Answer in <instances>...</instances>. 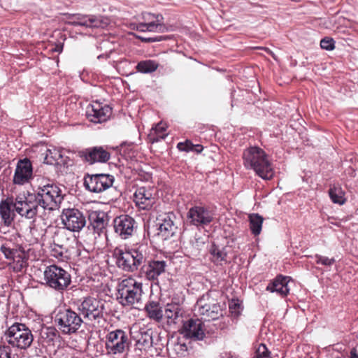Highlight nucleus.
<instances>
[{
	"mask_svg": "<svg viewBox=\"0 0 358 358\" xmlns=\"http://www.w3.org/2000/svg\"><path fill=\"white\" fill-rule=\"evenodd\" d=\"M26 197V203L29 214L36 220V216L41 210H53L57 208L63 201L61 189L55 184H47L37 189H33L31 192H23Z\"/></svg>",
	"mask_w": 358,
	"mask_h": 358,
	"instance_id": "f257e3e1",
	"label": "nucleus"
},
{
	"mask_svg": "<svg viewBox=\"0 0 358 358\" xmlns=\"http://www.w3.org/2000/svg\"><path fill=\"white\" fill-rule=\"evenodd\" d=\"M115 264L120 270L127 273H134L141 269L146 262L147 246L136 244L131 247H116L113 251Z\"/></svg>",
	"mask_w": 358,
	"mask_h": 358,
	"instance_id": "f03ea898",
	"label": "nucleus"
},
{
	"mask_svg": "<svg viewBox=\"0 0 358 358\" xmlns=\"http://www.w3.org/2000/svg\"><path fill=\"white\" fill-rule=\"evenodd\" d=\"M242 158L247 169H252L264 180H271L273 176L271 164L265 151L258 146H250L243 150Z\"/></svg>",
	"mask_w": 358,
	"mask_h": 358,
	"instance_id": "7ed1b4c3",
	"label": "nucleus"
},
{
	"mask_svg": "<svg viewBox=\"0 0 358 358\" xmlns=\"http://www.w3.org/2000/svg\"><path fill=\"white\" fill-rule=\"evenodd\" d=\"M26 197L23 192L18 194L14 198H7L0 203V216L3 224L10 227L13 222L15 213L26 220H30L34 222L33 217L29 214L30 210H27Z\"/></svg>",
	"mask_w": 358,
	"mask_h": 358,
	"instance_id": "20e7f679",
	"label": "nucleus"
},
{
	"mask_svg": "<svg viewBox=\"0 0 358 358\" xmlns=\"http://www.w3.org/2000/svg\"><path fill=\"white\" fill-rule=\"evenodd\" d=\"M104 342L106 355L113 358H126L130 350L131 340L121 329L108 331Z\"/></svg>",
	"mask_w": 358,
	"mask_h": 358,
	"instance_id": "39448f33",
	"label": "nucleus"
},
{
	"mask_svg": "<svg viewBox=\"0 0 358 358\" xmlns=\"http://www.w3.org/2000/svg\"><path fill=\"white\" fill-rule=\"evenodd\" d=\"M54 322L58 329L65 335L76 333L83 323L80 313L64 307L59 308L55 312Z\"/></svg>",
	"mask_w": 358,
	"mask_h": 358,
	"instance_id": "423d86ee",
	"label": "nucleus"
},
{
	"mask_svg": "<svg viewBox=\"0 0 358 358\" xmlns=\"http://www.w3.org/2000/svg\"><path fill=\"white\" fill-rule=\"evenodd\" d=\"M4 338L9 345L20 350L29 348L34 341L29 328L19 322L14 323L6 331Z\"/></svg>",
	"mask_w": 358,
	"mask_h": 358,
	"instance_id": "0eeeda50",
	"label": "nucleus"
},
{
	"mask_svg": "<svg viewBox=\"0 0 358 358\" xmlns=\"http://www.w3.org/2000/svg\"><path fill=\"white\" fill-rule=\"evenodd\" d=\"M141 282L132 278L122 280L118 285V299L123 306H132L141 300L143 289Z\"/></svg>",
	"mask_w": 358,
	"mask_h": 358,
	"instance_id": "6e6552de",
	"label": "nucleus"
},
{
	"mask_svg": "<svg viewBox=\"0 0 358 358\" xmlns=\"http://www.w3.org/2000/svg\"><path fill=\"white\" fill-rule=\"evenodd\" d=\"M43 275L45 285L59 292L66 290L71 282L69 272L55 264L46 267Z\"/></svg>",
	"mask_w": 358,
	"mask_h": 358,
	"instance_id": "1a4fd4ad",
	"label": "nucleus"
},
{
	"mask_svg": "<svg viewBox=\"0 0 358 358\" xmlns=\"http://www.w3.org/2000/svg\"><path fill=\"white\" fill-rule=\"evenodd\" d=\"M105 305L100 299L87 296L78 305V310L84 318L90 321L99 320L103 318Z\"/></svg>",
	"mask_w": 358,
	"mask_h": 358,
	"instance_id": "9d476101",
	"label": "nucleus"
},
{
	"mask_svg": "<svg viewBox=\"0 0 358 358\" xmlns=\"http://www.w3.org/2000/svg\"><path fill=\"white\" fill-rule=\"evenodd\" d=\"M68 23L73 26H81L88 28H106L110 24V19L101 15H85L71 14L68 16Z\"/></svg>",
	"mask_w": 358,
	"mask_h": 358,
	"instance_id": "9b49d317",
	"label": "nucleus"
},
{
	"mask_svg": "<svg viewBox=\"0 0 358 358\" xmlns=\"http://www.w3.org/2000/svg\"><path fill=\"white\" fill-rule=\"evenodd\" d=\"M199 313L205 320L215 321L223 317V309L220 304L210 299L208 294L203 296L198 301Z\"/></svg>",
	"mask_w": 358,
	"mask_h": 358,
	"instance_id": "f8f14e48",
	"label": "nucleus"
},
{
	"mask_svg": "<svg viewBox=\"0 0 358 358\" xmlns=\"http://www.w3.org/2000/svg\"><path fill=\"white\" fill-rule=\"evenodd\" d=\"M114 180V176L110 174H87L84 178V185L91 192L100 193L110 188Z\"/></svg>",
	"mask_w": 358,
	"mask_h": 358,
	"instance_id": "ddd939ff",
	"label": "nucleus"
},
{
	"mask_svg": "<svg viewBox=\"0 0 358 358\" xmlns=\"http://www.w3.org/2000/svg\"><path fill=\"white\" fill-rule=\"evenodd\" d=\"M69 238L64 229H57L52 237L50 245L51 255L55 258L63 259L69 258L71 255L68 245Z\"/></svg>",
	"mask_w": 358,
	"mask_h": 358,
	"instance_id": "4468645a",
	"label": "nucleus"
},
{
	"mask_svg": "<svg viewBox=\"0 0 358 358\" xmlns=\"http://www.w3.org/2000/svg\"><path fill=\"white\" fill-rule=\"evenodd\" d=\"M214 211L208 206H195L189 208L187 217L190 224L199 227H205L210 224L214 219Z\"/></svg>",
	"mask_w": 358,
	"mask_h": 358,
	"instance_id": "2eb2a0df",
	"label": "nucleus"
},
{
	"mask_svg": "<svg viewBox=\"0 0 358 358\" xmlns=\"http://www.w3.org/2000/svg\"><path fill=\"white\" fill-rule=\"evenodd\" d=\"M66 229L73 232H79L86 225V217L76 208L64 209L61 215Z\"/></svg>",
	"mask_w": 358,
	"mask_h": 358,
	"instance_id": "dca6fc26",
	"label": "nucleus"
},
{
	"mask_svg": "<svg viewBox=\"0 0 358 358\" xmlns=\"http://www.w3.org/2000/svg\"><path fill=\"white\" fill-rule=\"evenodd\" d=\"M176 219V215L173 212L160 215L157 217V236L162 240H167L173 237L178 230V227L175 223Z\"/></svg>",
	"mask_w": 358,
	"mask_h": 358,
	"instance_id": "f3484780",
	"label": "nucleus"
},
{
	"mask_svg": "<svg viewBox=\"0 0 358 358\" xmlns=\"http://www.w3.org/2000/svg\"><path fill=\"white\" fill-rule=\"evenodd\" d=\"M112 114V108L106 104L94 101L86 108V117L90 122L95 124L106 122Z\"/></svg>",
	"mask_w": 358,
	"mask_h": 358,
	"instance_id": "a211bd4d",
	"label": "nucleus"
},
{
	"mask_svg": "<svg viewBox=\"0 0 358 358\" xmlns=\"http://www.w3.org/2000/svg\"><path fill=\"white\" fill-rule=\"evenodd\" d=\"M205 325L199 319H189L185 321L180 330V334L186 338L202 341L205 337Z\"/></svg>",
	"mask_w": 358,
	"mask_h": 358,
	"instance_id": "6ab92c4d",
	"label": "nucleus"
},
{
	"mask_svg": "<svg viewBox=\"0 0 358 358\" xmlns=\"http://www.w3.org/2000/svg\"><path fill=\"white\" fill-rule=\"evenodd\" d=\"M166 266V262L164 260L146 261L141 266L139 275L150 281L158 280V277L165 273Z\"/></svg>",
	"mask_w": 358,
	"mask_h": 358,
	"instance_id": "aec40b11",
	"label": "nucleus"
},
{
	"mask_svg": "<svg viewBox=\"0 0 358 358\" xmlns=\"http://www.w3.org/2000/svg\"><path fill=\"white\" fill-rule=\"evenodd\" d=\"M135 220L128 215H121L113 220L114 229L122 239H127L134 233Z\"/></svg>",
	"mask_w": 358,
	"mask_h": 358,
	"instance_id": "412c9836",
	"label": "nucleus"
},
{
	"mask_svg": "<svg viewBox=\"0 0 358 358\" xmlns=\"http://www.w3.org/2000/svg\"><path fill=\"white\" fill-rule=\"evenodd\" d=\"M33 178L31 162L28 158L18 161L13 176V183L22 185L30 181Z\"/></svg>",
	"mask_w": 358,
	"mask_h": 358,
	"instance_id": "4be33fe9",
	"label": "nucleus"
},
{
	"mask_svg": "<svg viewBox=\"0 0 358 358\" xmlns=\"http://www.w3.org/2000/svg\"><path fill=\"white\" fill-rule=\"evenodd\" d=\"M131 338L135 342V346L138 350H147L152 347L153 330L145 327L130 331Z\"/></svg>",
	"mask_w": 358,
	"mask_h": 358,
	"instance_id": "5701e85b",
	"label": "nucleus"
},
{
	"mask_svg": "<svg viewBox=\"0 0 358 358\" xmlns=\"http://www.w3.org/2000/svg\"><path fill=\"white\" fill-rule=\"evenodd\" d=\"M79 156L90 164L105 163L110 159V154L101 146L87 148L79 152Z\"/></svg>",
	"mask_w": 358,
	"mask_h": 358,
	"instance_id": "b1692460",
	"label": "nucleus"
},
{
	"mask_svg": "<svg viewBox=\"0 0 358 358\" xmlns=\"http://www.w3.org/2000/svg\"><path fill=\"white\" fill-rule=\"evenodd\" d=\"M134 201L139 208L149 210L155 203L156 199L149 190L140 187L134 193Z\"/></svg>",
	"mask_w": 358,
	"mask_h": 358,
	"instance_id": "393cba45",
	"label": "nucleus"
},
{
	"mask_svg": "<svg viewBox=\"0 0 358 358\" xmlns=\"http://www.w3.org/2000/svg\"><path fill=\"white\" fill-rule=\"evenodd\" d=\"M184 313L181 304L172 301L166 305L164 315L166 318L169 324H176L182 319Z\"/></svg>",
	"mask_w": 358,
	"mask_h": 358,
	"instance_id": "a878e982",
	"label": "nucleus"
},
{
	"mask_svg": "<svg viewBox=\"0 0 358 358\" xmlns=\"http://www.w3.org/2000/svg\"><path fill=\"white\" fill-rule=\"evenodd\" d=\"M144 310L147 317L155 322H161L163 320L164 309L159 300L150 299L145 303Z\"/></svg>",
	"mask_w": 358,
	"mask_h": 358,
	"instance_id": "bb28decb",
	"label": "nucleus"
},
{
	"mask_svg": "<svg viewBox=\"0 0 358 358\" xmlns=\"http://www.w3.org/2000/svg\"><path fill=\"white\" fill-rule=\"evenodd\" d=\"M106 215L104 212L100 210H93L88 213V220L90 224L88 229H93L94 233L99 234L106 225Z\"/></svg>",
	"mask_w": 358,
	"mask_h": 358,
	"instance_id": "cd10ccee",
	"label": "nucleus"
},
{
	"mask_svg": "<svg viewBox=\"0 0 358 358\" xmlns=\"http://www.w3.org/2000/svg\"><path fill=\"white\" fill-rule=\"evenodd\" d=\"M266 290L271 292H277L281 296H286L289 292L287 277L278 276L272 282L266 287Z\"/></svg>",
	"mask_w": 358,
	"mask_h": 358,
	"instance_id": "c85d7f7f",
	"label": "nucleus"
},
{
	"mask_svg": "<svg viewBox=\"0 0 358 358\" xmlns=\"http://www.w3.org/2000/svg\"><path fill=\"white\" fill-rule=\"evenodd\" d=\"M1 252L3 254L6 259L8 260L15 261L17 259V264H20V268L22 267L23 257L21 252L16 248H11L6 244L1 245L0 248Z\"/></svg>",
	"mask_w": 358,
	"mask_h": 358,
	"instance_id": "c756f323",
	"label": "nucleus"
},
{
	"mask_svg": "<svg viewBox=\"0 0 358 358\" xmlns=\"http://www.w3.org/2000/svg\"><path fill=\"white\" fill-rule=\"evenodd\" d=\"M329 195L334 203L343 205L346 199L345 198V192L340 185H334L329 189Z\"/></svg>",
	"mask_w": 358,
	"mask_h": 358,
	"instance_id": "7c9ffc66",
	"label": "nucleus"
},
{
	"mask_svg": "<svg viewBox=\"0 0 358 358\" xmlns=\"http://www.w3.org/2000/svg\"><path fill=\"white\" fill-rule=\"evenodd\" d=\"M159 67V63L156 61L148 59L140 61L136 66V69L138 72L141 73L148 74L155 72Z\"/></svg>",
	"mask_w": 358,
	"mask_h": 358,
	"instance_id": "2f4dec72",
	"label": "nucleus"
},
{
	"mask_svg": "<svg viewBox=\"0 0 358 358\" xmlns=\"http://www.w3.org/2000/svg\"><path fill=\"white\" fill-rule=\"evenodd\" d=\"M40 335L43 342L48 345L53 343V341L59 336L58 331L53 327L43 328L41 331Z\"/></svg>",
	"mask_w": 358,
	"mask_h": 358,
	"instance_id": "473e14b6",
	"label": "nucleus"
},
{
	"mask_svg": "<svg viewBox=\"0 0 358 358\" xmlns=\"http://www.w3.org/2000/svg\"><path fill=\"white\" fill-rule=\"evenodd\" d=\"M250 229L255 236L261 233L264 218L259 214H251L249 215Z\"/></svg>",
	"mask_w": 358,
	"mask_h": 358,
	"instance_id": "72a5a7b5",
	"label": "nucleus"
},
{
	"mask_svg": "<svg viewBox=\"0 0 358 358\" xmlns=\"http://www.w3.org/2000/svg\"><path fill=\"white\" fill-rule=\"evenodd\" d=\"M210 254L212 256V261L215 264L226 261L227 252L224 251V249L223 248H220L215 244L211 245Z\"/></svg>",
	"mask_w": 358,
	"mask_h": 358,
	"instance_id": "f704fd0d",
	"label": "nucleus"
},
{
	"mask_svg": "<svg viewBox=\"0 0 358 358\" xmlns=\"http://www.w3.org/2000/svg\"><path fill=\"white\" fill-rule=\"evenodd\" d=\"M143 18L145 20H151L150 22L146 23V29L148 31H154L159 26H161L159 22L163 19L162 15H157L155 16L151 13L144 14Z\"/></svg>",
	"mask_w": 358,
	"mask_h": 358,
	"instance_id": "c9c22d12",
	"label": "nucleus"
},
{
	"mask_svg": "<svg viewBox=\"0 0 358 358\" xmlns=\"http://www.w3.org/2000/svg\"><path fill=\"white\" fill-rule=\"evenodd\" d=\"M252 358H271V352L265 344L261 343L255 349Z\"/></svg>",
	"mask_w": 358,
	"mask_h": 358,
	"instance_id": "e433bc0d",
	"label": "nucleus"
},
{
	"mask_svg": "<svg viewBox=\"0 0 358 358\" xmlns=\"http://www.w3.org/2000/svg\"><path fill=\"white\" fill-rule=\"evenodd\" d=\"M314 257L315 259L316 264H322L324 266H331L336 262L334 258L329 259L327 257L322 256L320 255H315Z\"/></svg>",
	"mask_w": 358,
	"mask_h": 358,
	"instance_id": "4c0bfd02",
	"label": "nucleus"
},
{
	"mask_svg": "<svg viewBox=\"0 0 358 358\" xmlns=\"http://www.w3.org/2000/svg\"><path fill=\"white\" fill-rule=\"evenodd\" d=\"M320 47L326 50H332L335 48V41L331 38L325 37L321 40Z\"/></svg>",
	"mask_w": 358,
	"mask_h": 358,
	"instance_id": "58836bf2",
	"label": "nucleus"
},
{
	"mask_svg": "<svg viewBox=\"0 0 358 358\" xmlns=\"http://www.w3.org/2000/svg\"><path fill=\"white\" fill-rule=\"evenodd\" d=\"M193 148H194V144L189 140H186L184 142H180L177 145V148L180 151H183V152H188L189 151H193Z\"/></svg>",
	"mask_w": 358,
	"mask_h": 358,
	"instance_id": "ea45409f",
	"label": "nucleus"
},
{
	"mask_svg": "<svg viewBox=\"0 0 358 358\" xmlns=\"http://www.w3.org/2000/svg\"><path fill=\"white\" fill-rule=\"evenodd\" d=\"M136 37L137 38H138L139 40H141L142 42H145V43L158 42V41H162L164 39V36H162L146 38V37L136 35Z\"/></svg>",
	"mask_w": 358,
	"mask_h": 358,
	"instance_id": "a19ab883",
	"label": "nucleus"
},
{
	"mask_svg": "<svg viewBox=\"0 0 358 358\" xmlns=\"http://www.w3.org/2000/svg\"><path fill=\"white\" fill-rule=\"evenodd\" d=\"M0 358H10V349L8 346L0 348Z\"/></svg>",
	"mask_w": 358,
	"mask_h": 358,
	"instance_id": "79ce46f5",
	"label": "nucleus"
},
{
	"mask_svg": "<svg viewBox=\"0 0 358 358\" xmlns=\"http://www.w3.org/2000/svg\"><path fill=\"white\" fill-rule=\"evenodd\" d=\"M146 28V23H138L136 25V27L134 29L139 31H147Z\"/></svg>",
	"mask_w": 358,
	"mask_h": 358,
	"instance_id": "37998d69",
	"label": "nucleus"
},
{
	"mask_svg": "<svg viewBox=\"0 0 358 358\" xmlns=\"http://www.w3.org/2000/svg\"><path fill=\"white\" fill-rule=\"evenodd\" d=\"M203 150V147L201 145L196 144L194 145L193 151L196 153H201Z\"/></svg>",
	"mask_w": 358,
	"mask_h": 358,
	"instance_id": "c03bdc74",
	"label": "nucleus"
},
{
	"mask_svg": "<svg viewBox=\"0 0 358 358\" xmlns=\"http://www.w3.org/2000/svg\"><path fill=\"white\" fill-rule=\"evenodd\" d=\"M63 50V45L59 43L55 45V47L52 49V51L57 52H61Z\"/></svg>",
	"mask_w": 358,
	"mask_h": 358,
	"instance_id": "a18cd8bd",
	"label": "nucleus"
},
{
	"mask_svg": "<svg viewBox=\"0 0 358 358\" xmlns=\"http://www.w3.org/2000/svg\"><path fill=\"white\" fill-rule=\"evenodd\" d=\"M236 308H240V304H238V303H234L229 305L230 309H236Z\"/></svg>",
	"mask_w": 358,
	"mask_h": 358,
	"instance_id": "49530a36",
	"label": "nucleus"
},
{
	"mask_svg": "<svg viewBox=\"0 0 358 358\" xmlns=\"http://www.w3.org/2000/svg\"><path fill=\"white\" fill-rule=\"evenodd\" d=\"M109 57V55L108 54H101V55H99L98 57H97V59H107Z\"/></svg>",
	"mask_w": 358,
	"mask_h": 358,
	"instance_id": "de8ad7c7",
	"label": "nucleus"
},
{
	"mask_svg": "<svg viewBox=\"0 0 358 358\" xmlns=\"http://www.w3.org/2000/svg\"><path fill=\"white\" fill-rule=\"evenodd\" d=\"M350 358H358V355L355 353V351H351Z\"/></svg>",
	"mask_w": 358,
	"mask_h": 358,
	"instance_id": "09e8293b",
	"label": "nucleus"
},
{
	"mask_svg": "<svg viewBox=\"0 0 358 358\" xmlns=\"http://www.w3.org/2000/svg\"><path fill=\"white\" fill-rule=\"evenodd\" d=\"M262 49H264L265 51L268 52L270 55L273 56V52L268 48H261Z\"/></svg>",
	"mask_w": 358,
	"mask_h": 358,
	"instance_id": "8fccbe9b",
	"label": "nucleus"
},
{
	"mask_svg": "<svg viewBox=\"0 0 358 358\" xmlns=\"http://www.w3.org/2000/svg\"><path fill=\"white\" fill-rule=\"evenodd\" d=\"M59 155V157L61 158L62 157V155L60 154L58 155Z\"/></svg>",
	"mask_w": 358,
	"mask_h": 358,
	"instance_id": "3c124183",
	"label": "nucleus"
},
{
	"mask_svg": "<svg viewBox=\"0 0 358 358\" xmlns=\"http://www.w3.org/2000/svg\"><path fill=\"white\" fill-rule=\"evenodd\" d=\"M10 358H12V357H10Z\"/></svg>",
	"mask_w": 358,
	"mask_h": 358,
	"instance_id": "603ef678",
	"label": "nucleus"
}]
</instances>
